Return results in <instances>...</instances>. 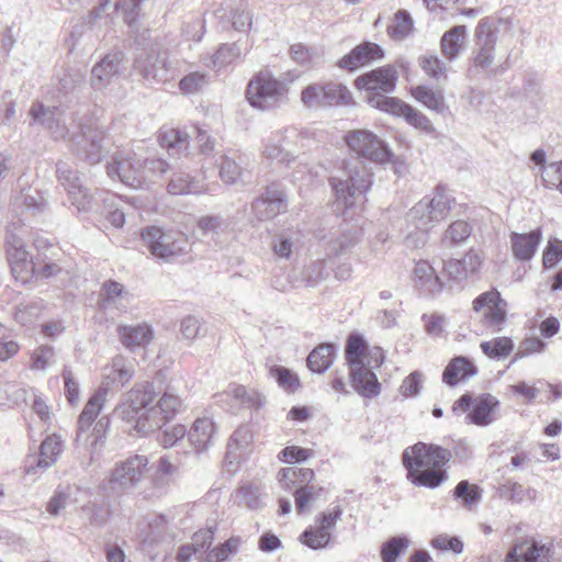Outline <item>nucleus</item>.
I'll list each match as a JSON object with an SVG mask.
<instances>
[{"label":"nucleus","mask_w":562,"mask_h":562,"mask_svg":"<svg viewBox=\"0 0 562 562\" xmlns=\"http://www.w3.org/2000/svg\"><path fill=\"white\" fill-rule=\"evenodd\" d=\"M182 408V400L171 391L156 398L150 385H135L123 394L114 413L142 436L160 429Z\"/></svg>","instance_id":"obj_1"},{"label":"nucleus","mask_w":562,"mask_h":562,"mask_svg":"<svg viewBox=\"0 0 562 562\" xmlns=\"http://www.w3.org/2000/svg\"><path fill=\"white\" fill-rule=\"evenodd\" d=\"M451 452L436 445L418 442L403 452V464L407 470V480L428 488L440 486L447 479L443 467L450 461Z\"/></svg>","instance_id":"obj_2"},{"label":"nucleus","mask_w":562,"mask_h":562,"mask_svg":"<svg viewBox=\"0 0 562 562\" xmlns=\"http://www.w3.org/2000/svg\"><path fill=\"white\" fill-rule=\"evenodd\" d=\"M346 360L353 390L366 398L378 396L381 392V384L373 370L383 363L382 349L375 347L368 351L362 337L350 335L346 346Z\"/></svg>","instance_id":"obj_3"},{"label":"nucleus","mask_w":562,"mask_h":562,"mask_svg":"<svg viewBox=\"0 0 562 562\" xmlns=\"http://www.w3.org/2000/svg\"><path fill=\"white\" fill-rule=\"evenodd\" d=\"M453 199L442 187H437L431 198H424L408 212L407 221L415 231H408L405 245L409 248H420L426 244L428 232L448 215Z\"/></svg>","instance_id":"obj_4"},{"label":"nucleus","mask_w":562,"mask_h":562,"mask_svg":"<svg viewBox=\"0 0 562 562\" xmlns=\"http://www.w3.org/2000/svg\"><path fill=\"white\" fill-rule=\"evenodd\" d=\"M307 134L295 127L271 132L261 140V158L284 167H291L304 154Z\"/></svg>","instance_id":"obj_5"},{"label":"nucleus","mask_w":562,"mask_h":562,"mask_svg":"<svg viewBox=\"0 0 562 562\" xmlns=\"http://www.w3.org/2000/svg\"><path fill=\"white\" fill-rule=\"evenodd\" d=\"M336 195L337 210L344 211L353 206L371 187V173L366 164L359 159L347 162L340 175L330 178Z\"/></svg>","instance_id":"obj_6"},{"label":"nucleus","mask_w":562,"mask_h":562,"mask_svg":"<svg viewBox=\"0 0 562 562\" xmlns=\"http://www.w3.org/2000/svg\"><path fill=\"white\" fill-rule=\"evenodd\" d=\"M289 85L284 78L276 77L270 70H261L248 82L246 97L249 104L258 110H272L285 102Z\"/></svg>","instance_id":"obj_7"},{"label":"nucleus","mask_w":562,"mask_h":562,"mask_svg":"<svg viewBox=\"0 0 562 562\" xmlns=\"http://www.w3.org/2000/svg\"><path fill=\"white\" fill-rule=\"evenodd\" d=\"M178 61L170 58L167 52L151 47L140 52L134 61V69L147 82H166L173 79L178 70Z\"/></svg>","instance_id":"obj_8"},{"label":"nucleus","mask_w":562,"mask_h":562,"mask_svg":"<svg viewBox=\"0 0 562 562\" xmlns=\"http://www.w3.org/2000/svg\"><path fill=\"white\" fill-rule=\"evenodd\" d=\"M142 239L154 257L165 260L182 255L188 247V239L183 233L173 229L164 231L158 226L144 228Z\"/></svg>","instance_id":"obj_9"},{"label":"nucleus","mask_w":562,"mask_h":562,"mask_svg":"<svg viewBox=\"0 0 562 562\" xmlns=\"http://www.w3.org/2000/svg\"><path fill=\"white\" fill-rule=\"evenodd\" d=\"M111 179L138 188L145 182V169L142 168V156L130 147L119 148L112 155V161L106 165Z\"/></svg>","instance_id":"obj_10"},{"label":"nucleus","mask_w":562,"mask_h":562,"mask_svg":"<svg viewBox=\"0 0 562 562\" xmlns=\"http://www.w3.org/2000/svg\"><path fill=\"white\" fill-rule=\"evenodd\" d=\"M314 477V471L308 468H283L278 472V481L284 490L295 488V508L299 514L304 513L316 499V490L310 485Z\"/></svg>","instance_id":"obj_11"},{"label":"nucleus","mask_w":562,"mask_h":562,"mask_svg":"<svg viewBox=\"0 0 562 562\" xmlns=\"http://www.w3.org/2000/svg\"><path fill=\"white\" fill-rule=\"evenodd\" d=\"M345 140L358 156L372 162L385 165L393 161L394 153L378 135L368 130H355L347 133Z\"/></svg>","instance_id":"obj_12"},{"label":"nucleus","mask_w":562,"mask_h":562,"mask_svg":"<svg viewBox=\"0 0 562 562\" xmlns=\"http://www.w3.org/2000/svg\"><path fill=\"white\" fill-rule=\"evenodd\" d=\"M497 31L493 24L483 19L474 32V47L471 54L473 70L493 72L496 58Z\"/></svg>","instance_id":"obj_13"},{"label":"nucleus","mask_w":562,"mask_h":562,"mask_svg":"<svg viewBox=\"0 0 562 562\" xmlns=\"http://www.w3.org/2000/svg\"><path fill=\"white\" fill-rule=\"evenodd\" d=\"M56 173L68 195V201L78 212L97 210L95 194L82 184L77 171L72 170L66 162L59 161L56 166Z\"/></svg>","instance_id":"obj_14"},{"label":"nucleus","mask_w":562,"mask_h":562,"mask_svg":"<svg viewBox=\"0 0 562 562\" xmlns=\"http://www.w3.org/2000/svg\"><path fill=\"white\" fill-rule=\"evenodd\" d=\"M498 401L491 394L472 397L469 394L461 396L453 405L454 413L470 411L467 420L477 426H486L493 423Z\"/></svg>","instance_id":"obj_15"},{"label":"nucleus","mask_w":562,"mask_h":562,"mask_svg":"<svg viewBox=\"0 0 562 562\" xmlns=\"http://www.w3.org/2000/svg\"><path fill=\"white\" fill-rule=\"evenodd\" d=\"M146 456L135 454L117 463L112 470L109 483L112 488L130 490L139 484L148 471Z\"/></svg>","instance_id":"obj_16"},{"label":"nucleus","mask_w":562,"mask_h":562,"mask_svg":"<svg viewBox=\"0 0 562 562\" xmlns=\"http://www.w3.org/2000/svg\"><path fill=\"white\" fill-rule=\"evenodd\" d=\"M473 310L484 326L493 333L499 331L506 322V302L495 290L479 295L473 301Z\"/></svg>","instance_id":"obj_17"},{"label":"nucleus","mask_w":562,"mask_h":562,"mask_svg":"<svg viewBox=\"0 0 562 562\" xmlns=\"http://www.w3.org/2000/svg\"><path fill=\"white\" fill-rule=\"evenodd\" d=\"M7 256L12 273L18 281L26 283L35 274L36 265L20 235L8 232Z\"/></svg>","instance_id":"obj_18"},{"label":"nucleus","mask_w":562,"mask_h":562,"mask_svg":"<svg viewBox=\"0 0 562 562\" xmlns=\"http://www.w3.org/2000/svg\"><path fill=\"white\" fill-rule=\"evenodd\" d=\"M30 114L35 122L45 126L55 139L70 140L75 136V132H70L66 124L67 117L58 108H48L36 102L32 105Z\"/></svg>","instance_id":"obj_19"},{"label":"nucleus","mask_w":562,"mask_h":562,"mask_svg":"<svg viewBox=\"0 0 562 562\" xmlns=\"http://www.w3.org/2000/svg\"><path fill=\"white\" fill-rule=\"evenodd\" d=\"M135 373L133 361L122 355H116L102 370V384L99 391L108 394L111 389H121L126 385Z\"/></svg>","instance_id":"obj_20"},{"label":"nucleus","mask_w":562,"mask_h":562,"mask_svg":"<svg viewBox=\"0 0 562 562\" xmlns=\"http://www.w3.org/2000/svg\"><path fill=\"white\" fill-rule=\"evenodd\" d=\"M397 81V71L391 66L379 67L370 72H367L356 80V86L359 89H364L370 94L390 93L395 89Z\"/></svg>","instance_id":"obj_21"},{"label":"nucleus","mask_w":562,"mask_h":562,"mask_svg":"<svg viewBox=\"0 0 562 562\" xmlns=\"http://www.w3.org/2000/svg\"><path fill=\"white\" fill-rule=\"evenodd\" d=\"M506 562H553V547L551 543L525 540L513 547Z\"/></svg>","instance_id":"obj_22"},{"label":"nucleus","mask_w":562,"mask_h":562,"mask_svg":"<svg viewBox=\"0 0 562 562\" xmlns=\"http://www.w3.org/2000/svg\"><path fill=\"white\" fill-rule=\"evenodd\" d=\"M124 69V54L113 52L106 54L91 71V81L95 89H102L120 77Z\"/></svg>","instance_id":"obj_23"},{"label":"nucleus","mask_w":562,"mask_h":562,"mask_svg":"<svg viewBox=\"0 0 562 562\" xmlns=\"http://www.w3.org/2000/svg\"><path fill=\"white\" fill-rule=\"evenodd\" d=\"M286 200L283 191L269 187L263 195L251 205L255 216L260 221H268L286 211Z\"/></svg>","instance_id":"obj_24"},{"label":"nucleus","mask_w":562,"mask_h":562,"mask_svg":"<svg viewBox=\"0 0 562 562\" xmlns=\"http://www.w3.org/2000/svg\"><path fill=\"white\" fill-rule=\"evenodd\" d=\"M249 49L250 46L247 42L225 43L210 56L209 61H206V58H202V60L205 66L214 70H222L240 61L248 54Z\"/></svg>","instance_id":"obj_25"},{"label":"nucleus","mask_w":562,"mask_h":562,"mask_svg":"<svg viewBox=\"0 0 562 562\" xmlns=\"http://www.w3.org/2000/svg\"><path fill=\"white\" fill-rule=\"evenodd\" d=\"M484 259L482 251L470 249L462 259L448 260L445 270L450 279L462 281L477 273Z\"/></svg>","instance_id":"obj_26"},{"label":"nucleus","mask_w":562,"mask_h":562,"mask_svg":"<svg viewBox=\"0 0 562 562\" xmlns=\"http://www.w3.org/2000/svg\"><path fill=\"white\" fill-rule=\"evenodd\" d=\"M382 57L383 52L379 45L366 42L356 46L349 54L345 55L338 61V66L352 71Z\"/></svg>","instance_id":"obj_27"},{"label":"nucleus","mask_w":562,"mask_h":562,"mask_svg":"<svg viewBox=\"0 0 562 562\" xmlns=\"http://www.w3.org/2000/svg\"><path fill=\"white\" fill-rule=\"evenodd\" d=\"M542 239L541 231L535 229L529 233H512L510 244L514 257L519 261H529L533 258Z\"/></svg>","instance_id":"obj_28"},{"label":"nucleus","mask_w":562,"mask_h":562,"mask_svg":"<svg viewBox=\"0 0 562 562\" xmlns=\"http://www.w3.org/2000/svg\"><path fill=\"white\" fill-rule=\"evenodd\" d=\"M468 42V30L464 25H456L446 31L440 38V50L448 61H454L464 50Z\"/></svg>","instance_id":"obj_29"},{"label":"nucleus","mask_w":562,"mask_h":562,"mask_svg":"<svg viewBox=\"0 0 562 562\" xmlns=\"http://www.w3.org/2000/svg\"><path fill=\"white\" fill-rule=\"evenodd\" d=\"M120 341L126 348L134 350L137 347L145 348L149 345L154 337V330L151 326L146 323L138 325H122L117 328Z\"/></svg>","instance_id":"obj_30"},{"label":"nucleus","mask_w":562,"mask_h":562,"mask_svg":"<svg viewBox=\"0 0 562 562\" xmlns=\"http://www.w3.org/2000/svg\"><path fill=\"white\" fill-rule=\"evenodd\" d=\"M413 282L417 289L426 294H437L443 289L441 279L437 276L432 266L426 260H420L415 263Z\"/></svg>","instance_id":"obj_31"},{"label":"nucleus","mask_w":562,"mask_h":562,"mask_svg":"<svg viewBox=\"0 0 562 562\" xmlns=\"http://www.w3.org/2000/svg\"><path fill=\"white\" fill-rule=\"evenodd\" d=\"M104 139L101 132L86 128L77 140L76 151L91 165L100 161L102 153L101 142Z\"/></svg>","instance_id":"obj_32"},{"label":"nucleus","mask_w":562,"mask_h":562,"mask_svg":"<svg viewBox=\"0 0 562 562\" xmlns=\"http://www.w3.org/2000/svg\"><path fill=\"white\" fill-rule=\"evenodd\" d=\"M188 436L196 451L206 450L212 445L215 436L214 422L209 417L198 418L189 430Z\"/></svg>","instance_id":"obj_33"},{"label":"nucleus","mask_w":562,"mask_h":562,"mask_svg":"<svg viewBox=\"0 0 562 562\" xmlns=\"http://www.w3.org/2000/svg\"><path fill=\"white\" fill-rule=\"evenodd\" d=\"M477 372L474 363L465 357H456L446 367L442 373V381L450 386L457 385L467 378Z\"/></svg>","instance_id":"obj_34"},{"label":"nucleus","mask_w":562,"mask_h":562,"mask_svg":"<svg viewBox=\"0 0 562 562\" xmlns=\"http://www.w3.org/2000/svg\"><path fill=\"white\" fill-rule=\"evenodd\" d=\"M412 95L425 108L438 114H445L449 108L441 90H434L430 87L420 85L412 88Z\"/></svg>","instance_id":"obj_35"},{"label":"nucleus","mask_w":562,"mask_h":562,"mask_svg":"<svg viewBox=\"0 0 562 562\" xmlns=\"http://www.w3.org/2000/svg\"><path fill=\"white\" fill-rule=\"evenodd\" d=\"M232 502L238 507L258 509L263 504L262 486L257 483H246L235 491Z\"/></svg>","instance_id":"obj_36"},{"label":"nucleus","mask_w":562,"mask_h":562,"mask_svg":"<svg viewBox=\"0 0 562 562\" xmlns=\"http://www.w3.org/2000/svg\"><path fill=\"white\" fill-rule=\"evenodd\" d=\"M11 206L15 213L22 210L36 213L45 210L46 200L36 189L27 188L12 196Z\"/></svg>","instance_id":"obj_37"},{"label":"nucleus","mask_w":562,"mask_h":562,"mask_svg":"<svg viewBox=\"0 0 562 562\" xmlns=\"http://www.w3.org/2000/svg\"><path fill=\"white\" fill-rule=\"evenodd\" d=\"M106 395L103 394V391H98L94 395H92L87 404L83 407L79 418H78V439L80 440L85 432L90 428V426L94 423L99 413L101 412L103 404L105 402Z\"/></svg>","instance_id":"obj_38"},{"label":"nucleus","mask_w":562,"mask_h":562,"mask_svg":"<svg viewBox=\"0 0 562 562\" xmlns=\"http://www.w3.org/2000/svg\"><path fill=\"white\" fill-rule=\"evenodd\" d=\"M367 102L374 109L403 119L411 106L397 98L387 97L381 93L369 94L367 97Z\"/></svg>","instance_id":"obj_39"},{"label":"nucleus","mask_w":562,"mask_h":562,"mask_svg":"<svg viewBox=\"0 0 562 562\" xmlns=\"http://www.w3.org/2000/svg\"><path fill=\"white\" fill-rule=\"evenodd\" d=\"M64 450V440L57 435L48 436L41 445L37 468L47 469L52 467Z\"/></svg>","instance_id":"obj_40"},{"label":"nucleus","mask_w":562,"mask_h":562,"mask_svg":"<svg viewBox=\"0 0 562 562\" xmlns=\"http://www.w3.org/2000/svg\"><path fill=\"white\" fill-rule=\"evenodd\" d=\"M289 54L296 64L313 68L323 57V52L316 46H308L303 43H295L290 46Z\"/></svg>","instance_id":"obj_41"},{"label":"nucleus","mask_w":562,"mask_h":562,"mask_svg":"<svg viewBox=\"0 0 562 562\" xmlns=\"http://www.w3.org/2000/svg\"><path fill=\"white\" fill-rule=\"evenodd\" d=\"M335 357V346L331 344H322L307 357V367L316 373L325 372L333 363Z\"/></svg>","instance_id":"obj_42"},{"label":"nucleus","mask_w":562,"mask_h":562,"mask_svg":"<svg viewBox=\"0 0 562 562\" xmlns=\"http://www.w3.org/2000/svg\"><path fill=\"white\" fill-rule=\"evenodd\" d=\"M159 138L170 155H180L189 148V135L178 128L162 130Z\"/></svg>","instance_id":"obj_43"},{"label":"nucleus","mask_w":562,"mask_h":562,"mask_svg":"<svg viewBox=\"0 0 562 562\" xmlns=\"http://www.w3.org/2000/svg\"><path fill=\"white\" fill-rule=\"evenodd\" d=\"M324 87L326 108L353 104L352 94L345 85L329 81Z\"/></svg>","instance_id":"obj_44"},{"label":"nucleus","mask_w":562,"mask_h":562,"mask_svg":"<svg viewBox=\"0 0 562 562\" xmlns=\"http://www.w3.org/2000/svg\"><path fill=\"white\" fill-rule=\"evenodd\" d=\"M228 20L236 31L249 29L252 24V14L248 4L244 0H234L229 5Z\"/></svg>","instance_id":"obj_45"},{"label":"nucleus","mask_w":562,"mask_h":562,"mask_svg":"<svg viewBox=\"0 0 562 562\" xmlns=\"http://www.w3.org/2000/svg\"><path fill=\"white\" fill-rule=\"evenodd\" d=\"M204 191L199 181L191 179L188 175L175 173L168 183V192L171 194H200Z\"/></svg>","instance_id":"obj_46"},{"label":"nucleus","mask_w":562,"mask_h":562,"mask_svg":"<svg viewBox=\"0 0 562 562\" xmlns=\"http://www.w3.org/2000/svg\"><path fill=\"white\" fill-rule=\"evenodd\" d=\"M302 104L312 110L326 108L324 83L313 82L302 89L300 94Z\"/></svg>","instance_id":"obj_47"},{"label":"nucleus","mask_w":562,"mask_h":562,"mask_svg":"<svg viewBox=\"0 0 562 562\" xmlns=\"http://www.w3.org/2000/svg\"><path fill=\"white\" fill-rule=\"evenodd\" d=\"M210 83V75L206 71H190L179 81V90L184 95L201 92Z\"/></svg>","instance_id":"obj_48"},{"label":"nucleus","mask_w":562,"mask_h":562,"mask_svg":"<svg viewBox=\"0 0 562 562\" xmlns=\"http://www.w3.org/2000/svg\"><path fill=\"white\" fill-rule=\"evenodd\" d=\"M481 492L477 485L471 484L469 481H461L456 486L453 496L461 502L463 507L471 509L481 502Z\"/></svg>","instance_id":"obj_49"},{"label":"nucleus","mask_w":562,"mask_h":562,"mask_svg":"<svg viewBox=\"0 0 562 562\" xmlns=\"http://www.w3.org/2000/svg\"><path fill=\"white\" fill-rule=\"evenodd\" d=\"M227 396H231L236 401L237 404L247 407H260L263 404L261 395L251 390L248 391L243 385L233 384L229 385L226 391Z\"/></svg>","instance_id":"obj_50"},{"label":"nucleus","mask_w":562,"mask_h":562,"mask_svg":"<svg viewBox=\"0 0 562 562\" xmlns=\"http://www.w3.org/2000/svg\"><path fill=\"white\" fill-rule=\"evenodd\" d=\"M482 352L488 358H505L513 351L514 344L508 337H497L480 345Z\"/></svg>","instance_id":"obj_51"},{"label":"nucleus","mask_w":562,"mask_h":562,"mask_svg":"<svg viewBox=\"0 0 562 562\" xmlns=\"http://www.w3.org/2000/svg\"><path fill=\"white\" fill-rule=\"evenodd\" d=\"M300 246L299 234L295 232L282 233L276 236L273 251L279 258L289 259Z\"/></svg>","instance_id":"obj_52"},{"label":"nucleus","mask_w":562,"mask_h":562,"mask_svg":"<svg viewBox=\"0 0 562 562\" xmlns=\"http://www.w3.org/2000/svg\"><path fill=\"white\" fill-rule=\"evenodd\" d=\"M413 31V20L407 11L400 10L387 27L389 35L396 41L405 38Z\"/></svg>","instance_id":"obj_53"},{"label":"nucleus","mask_w":562,"mask_h":562,"mask_svg":"<svg viewBox=\"0 0 562 562\" xmlns=\"http://www.w3.org/2000/svg\"><path fill=\"white\" fill-rule=\"evenodd\" d=\"M472 234V226L465 221H456L446 229L442 243L447 245L459 244L467 240Z\"/></svg>","instance_id":"obj_54"},{"label":"nucleus","mask_w":562,"mask_h":562,"mask_svg":"<svg viewBox=\"0 0 562 562\" xmlns=\"http://www.w3.org/2000/svg\"><path fill=\"white\" fill-rule=\"evenodd\" d=\"M300 540L306 547L318 550L325 548L330 541V532L317 527H310L300 537Z\"/></svg>","instance_id":"obj_55"},{"label":"nucleus","mask_w":562,"mask_h":562,"mask_svg":"<svg viewBox=\"0 0 562 562\" xmlns=\"http://www.w3.org/2000/svg\"><path fill=\"white\" fill-rule=\"evenodd\" d=\"M241 543L240 538L232 537L220 547L209 551L206 562H223L233 554H236Z\"/></svg>","instance_id":"obj_56"},{"label":"nucleus","mask_w":562,"mask_h":562,"mask_svg":"<svg viewBox=\"0 0 562 562\" xmlns=\"http://www.w3.org/2000/svg\"><path fill=\"white\" fill-rule=\"evenodd\" d=\"M419 66L436 80L447 78V65L436 55H424L419 58Z\"/></svg>","instance_id":"obj_57"},{"label":"nucleus","mask_w":562,"mask_h":562,"mask_svg":"<svg viewBox=\"0 0 562 562\" xmlns=\"http://www.w3.org/2000/svg\"><path fill=\"white\" fill-rule=\"evenodd\" d=\"M404 120L407 124L423 134L432 135L436 131L431 121L423 112L412 105L409 106V110H407Z\"/></svg>","instance_id":"obj_58"},{"label":"nucleus","mask_w":562,"mask_h":562,"mask_svg":"<svg viewBox=\"0 0 562 562\" xmlns=\"http://www.w3.org/2000/svg\"><path fill=\"white\" fill-rule=\"evenodd\" d=\"M303 281L307 286L314 288L323 281L326 273V263L324 260H316L304 267L302 271Z\"/></svg>","instance_id":"obj_59"},{"label":"nucleus","mask_w":562,"mask_h":562,"mask_svg":"<svg viewBox=\"0 0 562 562\" xmlns=\"http://www.w3.org/2000/svg\"><path fill=\"white\" fill-rule=\"evenodd\" d=\"M542 180L547 188L557 189L562 193V160L552 161L544 167Z\"/></svg>","instance_id":"obj_60"},{"label":"nucleus","mask_w":562,"mask_h":562,"mask_svg":"<svg viewBox=\"0 0 562 562\" xmlns=\"http://www.w3.org/2000/svg\"><path fill=\"white\" fill-rule=\"evenodd\" d=\"M408 547L405 537H394L385 542L381 550L383 562H395L400 554Z\"/></svg>","instance_id":"obj_61"},{"label":"nucleus","mask_w":562,"mask_h":562,"mask_svg":"<svg viewBox=\"0 0 562 562\" xmlns=\"http://www.w3.org/2000/svg\"><path fill=\"white\" fill-rule=\"evenodd\" d=\"M270 374L277 380L279 386L285 391L294 392L300 385L297 375L284 367L271 368Z\"/></svg>","instance_id":"obj_62"},{"label":"nucleus","mask_w":562,"mask_h":562,"mask_svg":"<svg viewBox=\"0 0 562 562\" xmlns=\"http://www.w3.org/2000/svg\"><path fill=\"white\" fill-rule=\"evenodd\" d=\"M124 295H126V293L121 283L106 281L102 286L101 293L103 307L106 308L110 305H117Z\"/></svg>","instance_id":"obj_63"},{"label":"nucleus","mask_w":562,"mask_h":562,"mask_svg":"<svg viewBox=\"0 0 562 562\" xmlns=\"http://www.w3.org/2000/svg\"><path fill=\"white\" fill-rule=\"evenodd\" d=\"M81 509L85 516L89 519L90 524L98 527L103 526L110 516L108 506L102 504L89 503Z\"/></svg>","instance_id":"obj_64"}]
</instances>
